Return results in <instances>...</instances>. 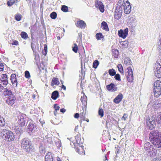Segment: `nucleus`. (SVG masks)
<instances>
[{"label":"nucleus","mask_w":161,"mask_h":161,"mask_svg":"<svg viewBox=\"0 0 161 161\" xmlns=\"http://www.w3.org/2000/svg\"><path fill=\"white\" fill-rule=\"evenodd\" d=\"M114 76V78H115V79L116 80L119 81H120L121 80L120 76L119 74H116Z\"/></svg>","instance_id":"52"},{"label":"nucleus","mask_w":161,"mask_h":161,"mask_svg":"<svg viewBox=\"0 0 161 161\" xmlns=\"http://www.w3.org/2000/svg\"><path fill=\"white\" fill-rule=\"evenodd\" d=\"M59 84V82L58 78L55 77H53L51 83V86H53L54 85H58Z\"/></svg>","instance_id":"29"},{"label":"nucleus","mask_w":161,"mask_h":161,"mask_svg":"<svg viewBox=\"0 0 161 161\" xmlns=\"http://www.w3.org/2000/svg\"><path fill=\"white\" fill-rule=\"evenodd\" d=\"M78 48L77 45L75 43L74 46L72 47L73 51L75 53H77L78 51Z\"/></svg>","instance_id":"51"},{"label":"nucleus","mask_w":161,"mask_h":161,"mask_svg":"<svg viewBox=\"0 0 161 161\" xmlns=\"http://www.w3.org/2000/svg\"><path fill=\"white\" fill-rule=\"evenodd\" d=\"M147 106H152L155 109V111L157 110L158 109L161 108V99L151 100Z\"/></svg>","instance_id":"8"},{"label":"nucleus","mask_w":161,"mask_h":161,"mask_svg":"<svg viewBox=\"0 0 161 161\" xmlns=\"http://www.w3.org/2000/svg\"><path fill=\"white\" fill-rule=\"evenodd\" d=\"M155 118V121L157 125L161 124V112L158 113L157 114L155 113V114H153Z\"/></svg>","instance_id":"18"},{"label":"nucleus","mask_w":161,"mask_h":161,"mask_svg":"<svg viewBox=\"0 0 161 161\" xmlns=\"http://www.w3.org/2000/svg\"><path fill=\"white\" fill-rule=\"evenodd\" d=\"M118 4L116 7V9L114 12V18L117 20H119L121 17L122 12V8L121 6L119 7Z\"/></svg>","instance_id":"11"},{"label":"nucleus","mask_w":161,"mask_h":161,"mask_svg":"<svg viewBox=\"0 0 161 161\" xmlns=\"http://www.w3.org/2000/svg\"><path fill=\"white\" fill-rule=\"evenodd\" d=\"M157 150L155 148L152 150L151 151L147 153V154L148 156L151 158H154L156 155L157 154Z\"/></svg>","instance_id":"28"},{"label":"nucleus","mask_w":161,"mask_h":161,"mask_svg":"<svg viewBox=\"0 0 161 161\" xmlns=\"http://www.w3.org/2000/svg\"><path fill=\"white\" fill-rule=\"evenodd\" d=\"M54 140L55 145L59 149H60V147H61L62 146V144L60 140L58 138L56 137L54 139Z\"/></svg>","instance_id":"32"},{"label":"nucleus","mask_w":161,"mask_h":161,"mask_svg":"<svg viewBox=\"0 0 161 161\" xmlns=\"http://www.w3.org/2000/svg\"><path fill=\"white\" fill-rule=\"evenodd\" d=\"M128 29L127 28L124 30L120 29L118 32V35L120 37L125 39L128 35Z\"/></svg>","instance_id":"13"},{"label":"nucleus","mask_w":161,"mask_h":161,"mask_svg":"<svg viewBox=\"0 0 161 161\" xmlns=\"http://www.w3.org/2000/svg\"><path fill=\"white\" fill-rule=\"evenodd\" d=\"M99 61L97 60H95L93 62L92 67L95 69H96L99 65Z\"/></svg>","instance_id":"39"},{"label":"nucleus","mask_w":161,"mask_h":161,"mask_svg":"<svg viewBox=\"0 0 161 161\" xmlns=\"http://www.w3.org/2000/svg\"><path fill=\"white\" fill-rule=\"evenodd\" d=\"M96 37L97 40H99L101 39L104 38V36L101 33H97L96 34Z\"/></svg>","instance_id":"34"},{"label":"nucleus","mask_w":161,"mask_h":161,"mask_svg":"<svg viewBox=\"0 0 161 161\" xmlns=\"http://www.w3.org/2000/svg\"><path fill=\"white\" fill-rule=\"evenodd\" d=\"M3 94L5 96H10L12 95H14L13 94L12 92L7 88L4 89Z\"/></svg>","instance_id":"33"},{"label":"nucleus","mask_w":161,"mask_h":161,"mask_svg":"<svg viewBox=\"0 0 161 161\" xmlns=\"http://www.w3.org/2000/svg\"><path fill=\"white\" fill-rule=\"evenodd\" d=\"M106 88L107 90L111 92H114L117 90V87L113 83L107 85Z\"/></svg>","instance_id":"17"},{"label":"nucleus","mask_w":161,"mask_h":161,"mask_svg":"<svg viewBox=\"0 0 161 161\" xmlns=\"http://www.w3.org/2000/svg\"><path fill=\"white\" fill-rule=\"evenodd\" d=\"M80 118L81 119V120H80V123L82 122L81 120H86L87 122H89V119H85V114L83 113V112H81L80 114Z\"/></svg>","instance_id":"37"},{"label":"nucleus","mask_w":161,"mask_h":161,"mask_svg":"<svg viewBox=\"0 0 161 161\" xmlns=\"http://www.w3.org/2000/svg\"><path fill=\"white\" fill-rule=\"evenodd\" d=\"M39 153H38V156H43L46 151L44 146L42 143H41L39 144Z\"/></svg>","instance_id":"22"},{"label":"nucleus","mask_w":161,"mask_h":161,"mask_svg":"<svg viewBox=\"0 0 161 161\" xmlns=\"http://www.w3.org/2000/svg\"><path fill=\"white\" fill-rule=\"evenodd\" d=\"M20 36L21 37L24 39H26L28 37V35L27 33L24 31H22L21 33Z\"/></svg>","instance_id":"38"},{"label":"nucleus","mask_w":161,"mask_h":161,"mask_svg":"<svg viewBox=\"0 0 161 161\" xmlns=\"http://www.w3.org/2000/svg\"><path fill=\"white\" fill-rule=\"evenodd\" d=\"M4 88L3 86L0 84V91H2Z\"/></svg>","instance_id":"64"},{"label":"nucleus","mask_w":161,"mask_h":161,"mask_svg":"<svg viewBox=\"0 0 161 161\" xmlns=\"http://www.w3.org/2000/svg\"><path fill=\"white\" fill-rule=\"evenodd\" d=\"M5 122L3 118L2 117H0V126H2L4 125Z\"/></svg>","instance_id":"50"},{"label":"nucleus","mask_w":161,"mask_h":161,"mask_svg":"<svg viewBox=\"0 0 161 161\" xmlns=\"http://www.w3.org/2000/svg\"><path fill=\"white\" fill-rule=\"evenodd\" d=\"M33 30L32 29H31V39L32 40V41L34 39V38L33 37V36L34 35V34H33Z\"/></svg>","instance_id":"62"},{"label":"nucleus","mask_w":161,"mask_h":161,"mask_svg":"<svg viewBox=\"0 0 161 161\" xmlns=\"http://www.w3.org/2000/svg\"><path fill=\"white\" fill-rule=\"evenodd\" d=\"M98 115L101 118L103 117L104 115L103 110L102 108H99L98 111Z\"/></svg>","instance_id":"49"},{"label":"nucleus","mask_w":161,"mask_h":161,"mask_svg":"<svg viewBox=\"0 0 161 161\" xmlns=\"http://www.w3.org/2000/svg\"><path fill=\"white\" fill-rule=\"evenodd\" d=\"M78 146L79 147H78V146L75 147L76 152L80 154H83V153L84 154H85V151L84 149V146L82 145L81 144L80 146Z\"/></svg>","instance_id":"23"},{"label":"nucleus","mask_w":161,"mask_h":161,"mask_svg":"<svg viewBox=\"0 0 161 161\" xmlns=\"http://www.w3.org/2000/svg\"><path fill=\"white\" fill-rule=\"evenodd\" d=\"M18 41L15 40L12 43V45H17L18 44Z\"/></svg>","instance_id":"59"},{"label":"nucleus","mask_w":161,"mask_h":161,"mask_svg":"<svg viewBox=\"0 0 161 161\" xmlns=\"http://www.w3.org/2000/svg\"><path fill=\"white\" fill-rule=\"evenodd\" d=\"M126 3H124L122 4V7L124 8L125 13L128 14H129L131 11V6L128 1H126Z\"/></svg>","instance_id":"14"},{"label":"nucleus","mask_w":161,"mask_h":161,"mask_svg":"<svg viewBox=\"0 0 161 161\" xmlns=\"http://www.w3.org/2000/svg\"><path fill=\"white\" fill-rule=\"evenodd\" d=\"M27 126V130L30 135L37 136L39 134L40 131L36 127V124L31 120L28 122Z\"/></svg>","instance_id":"2"},{"label":"nucleus","mask_w":161,"mask_h":161,"mask_svg":"<svg viewBox=\"0 0 161 161\" xmlns=\"http://www.w3.org/2000/svg\"><path fill=\"white\" fill-rule=\"evenodd\" d=\"M45 161H55L53 160V156L51 152L47 153L45 156Z\"/></svg>","instance_id":"25"},{"label":"nucleus","mask_w":161,"mask_h":161,"mask_svg":"<svg viewBox=\"0 0 161 161\" xmlns=\"http://www.w3.org/2000/svg\"><path fill=\"white\" fill-rule=\"evenodd\" d=\"M82 35L81 32L79 33L78 39H79L80 42V41H82Z\"/></svg>","instance_id":"56"},{"label":"nucleus","mask_w":161,"mask_h":161,"mask_svg":"<svg viewBox=\"0 0 161 161\" xmlns=\"http://www.w3.org/2000/svg\"><path fill=\"white\" fill-rule=\"evenodd\" d=\"M80 100L82 104L84 106V107H82L83 111L84 112V108H85V109H86V108H87V97L85 95H83V96H81Z\"/></svg>","instance_id":"21"},{"label":"nucleus","mask_w":161,"mask_h":161,"mask_svg":"<svg viewBox=\"0 0 161 161\" xmlns=\"http://www.w3.org/2000/svg\"><path fill=\"white\" fill-rule=\"evenodd\" d=\"M127 74L126 75L127 77V79L128 81L130 83H132L133 82L134 77L132 69L131 67H129L127 68Z\"/></svg>","instance_id":"12"},{"label":"nucleus","mask_w":161,"mask_h":161,"mask_svg":"<svg viewBox=\"0 0 161 161\" xmlns=\"http://www.w3.org/2000/svg\"><path fill=\"white\" fill-rule=\"evenodd\" d=\"M101 26L102 27L103 29L105 30L106 31H109V28L107 23L103 21L102 22L101 24Z\"/></svg>","instance_id":"31"},{"label":"nucleus","mask_w":161,"mask_h":161,"mask_svg":"<svg viewBox=\"0 0 161 161\" xmlns=\"http://www.w3.org/2000/svg\"><path fill=\"white\" fill-rule=\"evenodd\" d=\"M50 16L51 19H55L57 17V14L56 12H53L51 13Z\"/></svg>","instance_id":"46"},{"label":"nucleus","mask_w":161,"mask_h":161,"mask_svg":"<svg viewBox=\"0 0 161 161\" xmlns=\"http://www.w3.org/2000/svg\"><path fill=\"white\" fill-rule=\"evenodd\" d=\"M1 136L3 138L8 141H11L14 139V136L11 131L6 129H3L1 132Z\"/></svg>","instance_id":"4"},{"label":"nucleus","mask_w":161,"mask_h":161,"mask_svg":"<svg viewBox=\"0 0 161 161\" xmlns=\"http://www.w3.org/2000/svg\"><path fill=\"white\" fill-rule=\"evenodd\" d=\"M123 97V95L122 93H120L114 99L113 101L115 103H119L122 100Z\"/></svg>","instance_id":"26"},{"label":"nucleus","mask_w":161,"mask_h":161,"mask_svg":"<svg viewBox=\"0 0 161 161\" xmlns=\"http://www.w3.org/2000/svg\"><path fill=\"white\" fill-rule=\"evenodd\" d=\"M155 75L157 78H161V65L158 62H156L154 67Z\"/></svg>","instance_id":"10"},{"label":"nucleus","mask_w":161,"mask_h":161,"mask_svg":"<svg viewBox=\"0 0 161 161\" xmlns=\"http://www.w3.org/2000/svg\"><path fill=\"white\" fill-rule=\"evenodd\" d=\"M80 72L81 73V74L79 75V77H81V82H82V80L84 79V77L85 75V72L83 68H82L81 69L80 71Z\"/></svg>","instance_id":"35"},{"label":"nucleus","mask_w":161,"mask_h":161,"mask_svg":"<svg viewBox=\"0 0 161 161\" xmlns=\"http://www.w3.org/2000/svg\"><path fill=\"white\" fill-rule=\"evenodd\" d=\"M25 76L27 78H29L31 76L29 72L26 70L25 72Z\"/></svg>","instance_id":"53"},{"label":"nucleus","mask_w":161,"mask_h":161,"mask_svg":"<svg viewBox=\"0 0 161 161\" xmlns=\"http://www.w3.org/2000/svg\"><path fill=\"white\" fill-rule=\"evenodd\" d=\"M79 116H80L79 114L78 113H76L74 115V117L75 118H76V119L79 118Z\"/></svg>","instance_id":"60"},{"label":"nucleus","mask_w":161,"mask_h":161,"mask_svg":"<svg viewBox=\"0 0 161 161\" xmlns=\"http://www.w3.org/2000/svg\"><path fill=\"white\" fill-rule=\"evenodd\" d=\"M18 117V122L19 123L20 126L21 127L25 126L26 124L27 125L29 121H30L29 118L26 117L25 114H23L19 115Z\"/></svg>","instance_id":"7"},{"label":"nucleus","mask_w":161,"mask_h":161,"mask_svg":"<svg viewBox=\"0 0 161 161\" xmlns=\"http://www.w3.org/2000/svg\"><path fill=\"white\" fill-rule=\"evenodd\" d=\"M128 116V115L127 114H124L123 116L122 117L121 119H123V120L125 121L126 120V119L127 118Z\"/></svg>","instance_id":"54"},{"label":"nucleus","mask_w":161,"mask_h":161,"mask_svg":"<svg viewBox=\"0 0 161 161\" xmlns=\"http://www.w3.org/2000/svg\"><path fill=\"white\" fill-rule=\"evenodd\" d=\"M10 80L12 85L16 87L17 85L18 81L16 78V75L15 74H12L10 76Z\"/></svg>","instance_id":"19"},{"label":"nucleus","mask_w":161,"mask_h":161,"mask_svg":"<svg viewBox=\"0 0 161 161\" xmlns=\"http://www.w3.org/2000/svg\"><path fill=\"white\" fill-rule=\"evenodd\" d=\"M1 82L3 83V85L6 86L8 84V80H7L2 81Z\"/></svg>","instance_id":"57"},{"label":"nucleus","mask_w":161,"mask_h":161,"mask_svg":"<svg viewBox=\"0 0 161 161\" xmlns=\"http://www.w3.org/2000/svg\"><path fill=\"white\" fill-rule=\"evenodd\" d=\"M124 43L123 44V45H124L125 46H127L128 45L129 42L127 41H125L123 42Z\"/></svg>","instance_id":"61"},{"label":"nucleus","mask_w":161,"mask_h":161,"mask_svg":"<svg viewBox=\"0 0 161 161\" xmlns=\"http://www.w3.org/2000/svg\"><path fill=\"white\" fill-rule=\"evenodd\" d=\"M95 6L97 8L101 13L104 11V7L102 2L97 0L95 2Z\"/></svg>","instance_id":"16"},{"label":"nucleus","mask_w":161,"mask_h":161,"mask_svg":"<svg viewBox=\"0 0 161 161\" xmlns=\"http://www.w3.org/2000/svg\"><path fill=\"white\" fill-rule=\"evenodd\" d=\"M61 10L64 12H67L68 11V7L64 5H62L61 6Z\"/></svg>","instance_id":"42"},{"label":"nucleus","mask_w":161,"mask_h":161,"mask_svg":"<svg viewBox=\"0 0 161 161\" xmlns=\"http://www.w3.org/2000/svg\"><path fill=\"white\" fill-rule=\"evenodd\" d=\"M65 111L66 110L64 108H61L60 109V111L61 113H64L65 112Z\"/></svg>","instance_id":"63"},{"label":"nucleus","mask_w":161,"mask_h":161,"mask_svg":"<svg viewBox=\"0 0 161 161\" xmlns=\"http://www.w3.org/2000/svg\"><path fill=\"white\" fill-rule=\"evenodd\" d=\"M146 123L148 129L152 130V131L155 130L154 129L156 125L154 116H153V115L149 116L147 118Z\"/></svg>","instance_id":"5"},{"label":"nucleus","mask_w":161,"mask_h":161,"mask_svg":"<svg viewBox=\"0 0 161 161\" xmlns=\"http://www.w3.org/2000/svg\"><path fill=\"white\" fill-rule=\"evenodd\" d=\"M21 147L24 149L25 151L31 153L34 151V148L32 146V143L28 138H25L21 140Z\"/></svg>","instance_id":"3"},{"label":"nucleus","mask_w":161,"mask_h":161,"mask_svg":"<svg viewBox=\"0 0 161 161\" xmlns=\"http://www.w3.org/2000/svg\"><path fill=\"white\" fill-rule=\"evenodd\" d=\"M47 46L45 44L44 45V49L42 51V53L43 55H46L47 53Z\"/></svg>","instance_id":"47"},{"label":"nucleus","mask_w":161,"mask_h":161,"mask_svg":"<svg viewBox=\"0 0 161 161\" xmlns=\"http://www.w3.org/2000/svg\"><path fill=\"white\" fill-rule=\"evenodd\" d=\"M76 26L81 29H85L86 26L85 22L82 20H80L75 23Z\"/></svg>","instance_id":"20"},{"label":"nucleus","mask_w":161,"mask_h":161,"mask_svg":"<svg viewBox=\"0 0 161 161\" xmlns=\"http://www.w3.org/2000/svg\"><path fill=\"white\" fill-rule=\"evenodd\" d=\"M108 73L110 76H114L116 74V71L114 69H109L108 70Z\"/></svg>","instance_id":"36"},{"label":"nucleus","mask_w":161,"mask_h":161,"mask_svg":"<svg viewBox=\"0 0 161 161\" xmlns=\"http://www.w3.org/2000/svg\"><path fill=\"white\" fill-rule=\"evenodd\" d=\"M16 97L14 95L8 96L6 100V103L8 105L12 106L15 103Z\"/></svg>","instance_id":"15"},{"label":"nucleus","mask_w":161,"mask_h":161,"mask_svg":"<svg viewBox=\"0 0 161 161\" xmlns=\"http://www.w3.org/2000/svg\"><path fill=\"white\" fill-rule=\"evenodd\" d=\"M131 60L130 58L126 60V64L128 65L131 64Z\"/></svg>","instance_id":"58"},{"label":"nucleus","mask_w":161,"mask_h":161,"mask_svg":"<svg viewBox=\"0 0 161 161\" xmlns=\"http://www.w3.org/2000/svg\"><path fill=\"white\" fill-rule=\"evenodd\" d=\"M31 48L33 53L37 52L36 51V47L35 42H32L31 44Z\"/></svg>","instance_id":"43"},{"label":"nucleus","mask_w":161,"mask_h":161,"mask_svg":"<svg viewBox=\"0 0 161 161\" xmlns=\"http://www.w3.org/2000/svg\"><path fill=\"white\" fill-rule=\"evenodd\" d=\"M34 56L35 57V64L38 65L40 61V57L38 53L37 52L33 53Z\"/></svg>","instance_id":"27"},{"label":"nucleus","mask_w":161,"mask_h":161,"mask_svg":"<svg viewBox=\"0 0 161 161\" xmlns=\"http://www.w3.org/2000/svg\"><path fill=\"white\" fill-rule=\"evenodd\" d=\"M59 97V92L58 91H55L52 93L51 97L53 100H56Z\"/></svg>","instance_id":"30"},{"label":"nucleus","mask_w":161,"mask_h":161,"mask_svg":"<svg viewBox=\"0 0 161 161\" xmlns=\"http://www.w3.org/2000/svg\"><path fill=\"white\" fill-rule=\"evenodd\" d=\"M119 53V51L118 50H114L113 51V56L115 58H117L118 57Z\"/></svg>","instance_id":"45"},{"label":"nucleus","mask_w":161,"mask_h":161,"mask_svg":"<svg viewBox=\"0 0 161 161\" xmlns=\"http://www.w3.org/2000/svg\"><path fill=\"white\" fill-rule=\"evenodd\" d=\"M119 71L122 74L124 73L123 68L122 65L121 64H119L117 65Z\"/></svg>","instance_id":"41"},{"label":"nucleus","mask_w":161,"mask_h":161,"mask_svg":"<svg viewBox=\"0 0 161 161\" xmlns=\"http://www.w3.org/2000/svg\"><path fill=\"white\" fill-rule=\"evenodd\" d=\"M153 92L155 97H158L161 95V81L158 80L153 83Z\"/></svg>","instance_id":"6"},{"label":"nucleus","mask_w":161,"mask_h":161,"mask_svg":"<svg viewBox=\"0 0 161 161\" xmlns=\"http://www.w3.org/2000/svg\"><path fill=\"white\" fill-rule=\"evenodd\" d=\"M21 15L19 14H17L15 15V19L18 21H20L21 19Z\"/></svg>","instance_id":"44"},{"label":"nucleus","mask_w":161,"mask_h":161,"mask_svg":"<svg viewBox=\"0 0 161 161\" xmlns=\"http://www.w3.org/2000/svg\"><path fill=\"white\" fill-rule=\"evenodd\" d=\"M149 142H147L144 144V149L147 152V153L154 148V146L157 148H161V132L157 130H153L150 131L149 135Z\"/></svg>","instance_id":"1"},{"label":"nucleus","mask_w":161,"mask_h":161,"mask_svg":"<svg viewBox=\"0 0 161 161\" xmlns=\"http://www.w3.org/2000/svg\"><path fill=\"white\" fill-rule=\"evenodd\" d=\"M16 1L17 0H9L7 2V4L8 6H11L15 3Z\"/></svg>","instance_id":"48"},{"label":"nucleus","mask_w":161,"mask_h":161,"mask_svg":"<svg viewBox=\"0 0 161 161\" xmlns=\"http://www.w3.org/2000/svg\"><path fill=\"white\" fill-rule=\"evenodd\" d=\"M75 138L76 142L73 143L75 147L80 146L81 144H82L83 142L81 141V139L80 136H79L78 135H77L75 136Z\"/></svg>","instance_id":"24"},{"label":"nucleus","mask_w":161,"mask_h":161,"mask_svg":"<svg viewBox=\"0 0 161 161\" xmlns=\"http://www.w3.org/2000/svg\"><path fill=\"white\" fill-rule=\"evenodd\" d=\"M8 80V76L6 74H3L1 75L0 78V80L2 81L5 80Z\"/></svg>","instance_id":"40"},{"label":"nucleus","mask_w":161,"mask_h":161,"mask_svg":"<svg viewBox=\"0 0 161 161\" xmlns=\"http://www.w3.org/2000/svg\"><path fill=\"white\" fill-rule=\"evenodd\" d=\"M54 108L56 110H58L60 108V107L57 104H54Z\"/></svg>","instance_id":"55"},{"label":"nucleus","mask_w":161,"mask_h":161,"mask_svg":"<svg viewBox=\"0 0 161 161\" xmlns=\"http://www.w3.org/2000/svg\"><path fill=\"white\" fill-rule=\"evenodd\" d=\"M136 22L137 21L134 15H131L129 16L127 23L129 26L131 28H134L136 25Z\"/></svg>","instance_id":"9"}]
</instances>
